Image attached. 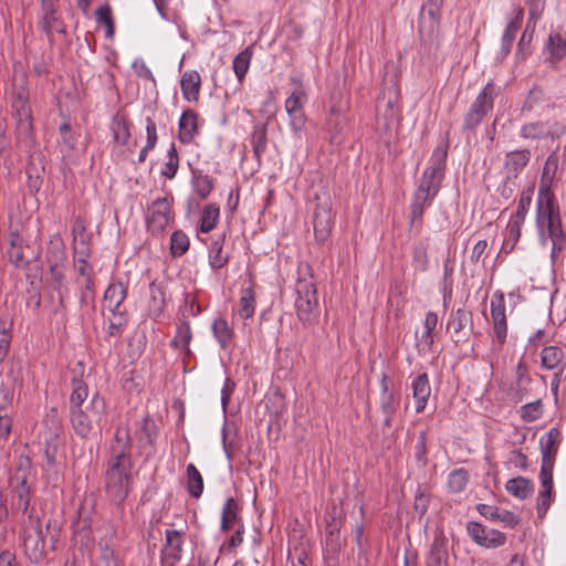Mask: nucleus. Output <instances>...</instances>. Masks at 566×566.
<instances>
[{
  "mask_svg": "<svg viewBox=\"0 0 566 566\" xmlns=\"http://www.w3.org/2000/svg\"><path fill=\"white\" fill-rule=\"evenodd\" d=\"M560 440L562 433L557 428H552L539 439L541 470L538 478L542 489L536 501L537 516L539 518L545 517L555 499L553 471Z\"/></svg>",
  "mask_w": 566,
  "mask_h": 566,
  "instance_id": "nucleus-1",
  "label": "nucleus"
},
{
  "mask_svg": "<svg viewBox=\"0 0 566 566\" xmlns=\"http://www.w3.org/2000/svg\"><path fill=\"white\" fill-rule=\"evenodd\" d=\"M69 413L74 432L82 439H88L92 434L102 431V421L106 419L105 399L95 392L84 407Z\"/></svg>",
  "mask_w": 566,
  "mask_h": 566,
  "instance_id": "nucleus-2",
  "label": "nucleus"
},
{
  "mask_svg": "<svg viewBox=\"0 0 566 566\" xmlns=\"http://www.w3.org/2000/svg\"><path fill=\"white\" fill-rule=\"evenodd\" d=\"M132 448L129 430L125 427L116 428L107 453L105 473H132Z\"/></svg>",
  "mask_w": 566,
  "mask_h": 566,
  "instance_id": "nucleus-3",
  "label": "nucleus"
},
{
  "mask_svg": "<svg viewBox=\"0 0 566 566\" xmlns=\"http://www.w3.org/2000/svg\"><path fill=\"white\" fill-rule=\"evenodd\" d=\"M295 310L304 325H312L317 319V290L313 276L298 279L295 284Z\"/></svg>",
  "mask_w": 566,
  "mask_h": 566,
  "instance_id": "nucleus-4",
  "label": "nucleus"
},
{
  "mask_svg": "<svg viewBox=\"0 0 566 566\" xmlns=\"http://www.w3.org/2000/svg\"><path fill=\"white\" fill-rule=\"evenodd\" d=\"M22 541L24 554L31 564L42 563L46 556L45 535L41 522L33 514L23 522Z\"/></svg>",
  "mask_w": 566,
  "mask_h": 566,
  "instance_id": "nucleus-5",
  "label": "nucleus"
},
{
  "mask_svg": "<svg viewBox=\"0 0 566 566\" xmlns=\"http://www.w3.org/2000/svg\"><path fill=\"white\" fill-rule=\"evenodd\" d=\"M495 95V86L492 83H488L479 93L469 112L464 116L462 125V129L464 132H474L488 113L493 108V99Z\"/></svg>",
  "mask_w": 566,
  "mask_h": 566,
  "instance_id": "nucleus-6",
  "label": "nucleus"
},
{
  "mask_svg": "<svg viewBox=\"0 0 566 566\" xmlns=\"http://www.w3.org/2000/svg\"><path fill=\"white\" fill-rule=\"evenodd\" d=\"M172 200V197L158 198L148 206L146 226L153 235H161L174 220Z\"/></svg>",
  "mask_w": 566,
  "mask_h": 566,
  "instance_id": "nucleus-7",
  "label": "nucleus"
},
{
  "mask_svg": "<svg viewBox=\"0 0 566 566\" xmlns=\"http://www.w3.org/2000/svg\"><path fill=\"white\" fill-rule=\"evenodd\" d=\"M316 207L313 217V228L315 239L318 243L323 244L331 235L332 227L334 224L332 212V200L328 195L315 196Z\"/></svg>",
  "mask_w": 566,
  "mask_h": 566,
  "instance_id": "nucleus-8",
  "label": "nucleus"
},
{
  "mask_svg": "<svg viewBox=\"0 0 566 566\" xmlns=\"http://www.w3.org/2000/svg\"><path fill=\"white\" fill-rule=\"evenodd\" d=\"M536 227L542 244L547 239L558 238L566 234L563 228L559 208H553L551 203L544 210L539 207L536 211Z\"/></svg>",
  "mask_w": 566,
  "mask_h": 566,
  "instance_id": "nucleus-9",
  "label": "nucleus"
},
{
  "mask_svg": "<svg viewBox=\"0 0 566 566\" xmlns=\"http://www.w3.org/2000/svg\"><path fill=\"white\" fill-rule=\"evenodd\" d=\"M12 108L14 109V117L17 119V142L29 147L32 144L33 126L31 108L28 105L27 97L19 94L18 98L12 103Z\"/></svg>",
  "mask_w": 566,
  "mask_h": 566,
  "instance_id": "nucleus-10",
  "label": "nucleus"
},
{
  "mask_svg": "<svg viewBox=\"0 0 566 566\" xmlns=\"http://www.w3.org/2000/svg\"><path fill=\"white\" fill-rule=\"evenodd\" d=\"M399 98L400 88L397 82L392 77L389 80L386 78L377 98V114H381L386 119L395 118L399 114Z\"/></svg>",
  "mask_w": 566,
  "mask_h": 566,
  "instance_id": "nucleus-11",
  "label": "nucleus"
},
{
  "mask_svg": "<svg viewBox=\"0 0 566 566\" xmlns=\"http://www.w3.org/2000/svg\"><path fill=\"white\" fill-rule=\"evenodd\" d=\"M467 531L471 539L485 548H497L506 543V535L497 530L488 528L478 522H469Z\"/></svg>",
  "mask_w": 566,
  "mask_h": 566,
  "instance_id": "nucleus-12",
  "label": "nucleus"
},
{
  "mask_svg": "<svg viewBox=\"0 0 566 566\" xmlns=\"http://www.w3.org/2000/svg\"><path fill=\"white\" fill-rule=\"evenodd\" d=\"M105 491L111 502L122 504L132 485V473H104Z\"/></svg>",
  "mask_w": 566,
  "mask_h": 566,
  "instance_id": "nucleus-13",
  "label": "nucleus"
},
{
  "mask_svg": "<svg viewBox=\"0 0 566 566\" xmlns=\"http://www.w3.org/2000/svg\"><path fill=\"white\" fill-rule=\"evenodd\" d=\"M380 387L381 391L379 405L382 413L385 415L384 426L390 428L392 426L394 417L399 407L400 399L395 395V392L389 390L388 377L386 374H382V377L380 379Z\"/></svg>",
  "mask_w": 566,
  "mask_h": 566,
  "instance_id": "nucleus-14",
  "label": "nucleus"
},
{
  "mask_svg": "<svg viewBox=\"0 0 566 566\" xmlns=\"http://www.w3.org/2000/svg\"><path fill=\"white\" fill-rule=\"evenodd\" d=\"M165 545L161 551V556L165 563L174 566L181 559L182 555V532L177 530H166L165 532Z\"/></svg>",
  "mask_w": 566,
  "mask_h": 566,
  "instance_id": "nucleus-15",
  "label": "nucleus"
},
{
  "mask_svg": "<svg viewBox=\"0 0 566 566\" xmlns=\"http://www.w3.org/2000/svg\"><path fill=\"white\" fill-rule=\"evenodd\" d=\"M448 328H451L457 335V343L464 340V338L469 337L470 333L473 331L472 313L464 308H458L457 311L451 312Z\"/></svg>",
  "mask_w": 566,
  "mask_h": 566,
  "instance_id": "nucleus-16",
  "label": "nucleus"
},
{
  "mask_svg": "<svg viewBox=\"0 0 566 566\" xmlns=\"http://www.w3.org/2000/svg\"><path fill=\"white\" fill-rule=\"evenodd\" d=\"M198 134V114L193 109H185L179 119L178 138L182 144H190Z\"/></svg>",
  "mask_w": 566,
  "mask_h": 566,
  "instance_id": "nucleus-17",
  "label": "nucleus"
},
{
  "mask_svg": "<svg viewBox=\"0 0 566 566\" xmlns=\"http://www.w3.org/2000/svg\"><path fill=\"white\" fill-rule=\"evenodd\" d=\"M412 397L416 400V412L424 410L428 399L431 395V386L427 373L419 374L411 384Z\"/></svg>",
  "mask_w": 566,
  "mask_h": 566,
  "instance_id": "nucleus-18",
  "label": "nucleus"
},
{
  "mask_svg": "<svg viewBox=\"0 0 566 566\" xmlns=\"http://www.w3.org/2000/svg\"><path fill=\"white\" fill-rule=\"evenodd\" d=\"M180 88L186 101L197 103L201 88V76L199 72L191 70L181 75Z\"/></svg>",
  "mask_w": 566,
  "mask_h": 566,
  "instance_id": "nucleus-19",
  "label": "nucleus"
},
{
  "mask_svg": "<svg viewBox=\"0 0 566 566\" xmlns=\"http://www.w3.org/2000/svg\"><path fill=\"white\" fill-rule=\"evenodd\" d=\"M127 296V287L119 281L112 282L104 292L103 304L107 311L125 310L123 302Z\"/></svg>",
  "mask_w": 566,
  "mask_h": 566,
  "instance_id": "nucleus-20",
  "label": "nucleus"
},
{
  "mask_svg": "<svg viewBox=\"0 0 566 566\" xmlns=\"http://www.w3.org/2000/svg\"><path fill=\"white\" fill-rule=\"evenodd\" d=\"M305 96L303 91H294L285 101V109L291 117V126L296 132L304 125L301 99Z\"/></svg>",
  "mask_w": 566,
  "mask_h": 566,
  "instance_id": "nucleus-21",
  "label": "nucleus"
},
{
  "mask_svg": "<svg viewBox=\"0 0 566 566\" xmlns=\"http://www.w3.org/2000/svg\"><path fill=\"white\" fill-rule=\"evenodd\" d=\"M42 30L46 33L48 39L52 42L53 32L65 33L63 22L55 15V9L52 0L43 1Z\"/></svg>",
  "mask_w": 566,
  "mask_h": 566,
  "instance_id": "nucleus-22",
  "label": "nucleus"
},
{
  "mask_svg": "<svg viewBox=\"0 0 566 566\" xmlns=\"http://www.w3.org/2000/svg\"><path fill=\"white\" fill-rule=\"evenodd\" d=\"M531 156L532 154L528 149H520L507 153L504 161V167L507 170L506 176L517 179L521 171L528 164Z\"/></svg>",
  "mask_w": 566,
  "mask_h": 566,
  "instance_id": "nucleus-23",
  "label": "nucleus"
},
{
  "mask_svg": "<svg viewBox=\"0 0 566 566\" xmlns=\"http://www.w3.org/2000/svg\"><path fill=\"white\" fill-rule=\"evenodd\" d=\"M240 506L233 497L227 499L221 512L220 530L224 533L231 531L235 525L239 526L242 518L239 515Z\"/></svg>",
  "mask_w": 566,
  "mask_h": 566,
  "instance_id": "nucleus-24",
  "label": "nucleus"
},
{
  "mask_svg": "<svg viewBox=\"0 0 566 566\" xmlns=\"http://www.w3.org/2000/svg\"><path fill=\"white\" fill-rule=\"evenodd\" d=\"M448 149H449V138L447 136L433 149L431 157L429 159L428 167L426 169L444 177L446 168H447Z\"/></svg>",
  "mask_w": 566,
  "mask_h": 566,
  "instance_id": "nucleus-25",
  "label": "nucleus"
},
{
  "mask_svg": "<svg viewBox=\"0 0 566 566\" xmlns=\"http://www.w3.org/2000/svg\"><path fill=\"white\" fill-rule=\"evenodd\" d=\"M12 489V505L17 511L28 515L33 512V509L29 511L30 500L32 494V488L30 484H10Z\"/></svg>",
  "mask_w": 566,
  "mask_h": 566,
  "instance_id": "nucleus-26",
  "label": "nucleus"
},
{
  "mask_svg": "<svg viewBox=\"0 0 566 566\" xmlns=\"http://www.w3.org/2000/svg\"><path fill=\"white\" fill-rule=\"evenodd\" d=\"M32 474V461L28 455H19L14 462V470L10 475V484H30Z\"/></svg>",
  "mask_w": 566,
  "mask_h": 566,
  "instance_id": "nucleus-27",
  "label": "nucleus"
},
{
  "mask_svg": "<svg viewBox=\"0 0 566 566\" xmlns=\"http://www.w3.org/2000/svg\"><path fill=\"white\" fill-rule=\"evenodd\" d=\"M191 185L197 196L205 200L207 199L214 188V180L209 175H205L202 170H191Z\"/></svg>",
  "mask_w": 566,
  "mask_h": 566,
  "instance_id": "nucleus-28",
  "label": "nucleus"
},
{
  "mask_svg": "<svg viewBox=\"0 0 566 566\" xmlns=\"http://www.w3.org/2000/svg\"><path fill=\"white\" fill-rule=\"evenodd\" d=\"M426 566H448L447 543L443 536H437L433 539Z\"/></svg>",
  "mask_w": 566,
  "mask_h": 566,
  "instance_id": "nucleus-29",
  "label": "nucleus"
},
{
  "mask_svg": "<svg viewBox=\"0 0 566 566\" xmlns=\"http://www.w3.org/2000/svg\"><path fill=\"white\" fill-rule=\"evenodd\" d=\"M522 19H523V9L520 8L517 11L516 18L509 22V24L506 25L505 31L502 35V40H501L502 57H505L510 54L513 42L516 36V32L521 27Z\"/></svg>",
  "mask_w": 566,
  "mask_h": 566,
  "instance_id": "nucleus-30",
  "label": "nucleus"
},
{
  "mask_svg": "<svg viewBox=\"0 0 566 566\" xmlns=\"http://www.w3.org/2000/svg\"><path fill=\"white\" fill-rule=\"evenodd\" d=\"M506 491L516 499L525 500L534 492L533 482L525 476L510 479L505 484Z\"/></svg>",
  "mask_w": 566,
  "mask_h": 566,
  "instance_id": "nucleus-31",
  "label": "nucleus"
},
{
  "mask_svg": "<svg viewBox=\"0 0 566 566\" xmlns=\"http://www.w3.org/2000/svg\"><path fill=\"white\" fill-rule=\"evenodd\" d=\"M226 241V233L220 234L214 239L209 248V264L212 269L219 270L223 268L228 261V254L223 253V244Z\"/></svg>",
  "mask_w": 566,
  "mask_h": 566,
  "instance_id": "nucleus-32",
  "label": "nucleus"
},
{
  "mask_svg": "<svg viewBox=\"0 0 566 566\" xmlns=\"http://www.w3.org/2000/svg\"><path fill=\"white\" fill-rule=\"evenodd\" d=\"M212 333L218 344L223 350H228L231 347L234 332L223 318H217L212 323Z\"/></svg>",
  "mask_w": 566,
  "mask_h": 566,
  "instance_id": "nucleus-33",
  "label": "nucleus"
},
{
  "mask_svg": "<svg viewBox=\"0 0 566 566\" xmlns=\"http://www.w3.org/2000/svg\"><path fill=\"white\" fill-rule=\"evenodd\" d=\"M443 178V176L424 169L416 191L428 195L430 198L434 199L440 190Z\"/></svg>",
  "mask_w": 566,
  "mask_h": 566,
  "instance_id": "nucleus-34",
  "label": "nucleus"
},
{
  "mask_svg": "<svg viewBox=\"0 0 566 566\" xmlns=\"http://www.w3.org/2000/svg\"><path fill=\"white\" fill-rule=\"evenodd\" d=\"M108 326L106 335L108 337H120L128 324V314L126 310L108 311Z\"/></svg>",
  "mask_w": 566,
  "mask_h": 566,
  "instance_id": "nucleus-35",
  "label": "nucleus"
},
{
  "mask_svg": "<svg viewBox=\"0 0 566 566\" xmlns=\"http://www.w3.org/2000/svg\"><path fill=\"white\" fill-rule=\"evenodd\" d=\"M187 491L191 497L199 499L203 492V478L193 463L186 468Z\"/></svg>",
  "mask_w": 566,
  "mask_h": 566,
  "instance_id": "nucleus-36",
  "label": "nucleus"
},
{
  "mask_svg": "<svg viewBox=\"0 0 566 566\" xmlns=\"http://www.w3.org/2000/svg\"><path fill=\"white\" fill-rule=\"evenodd\" d=\"M71 385L72 392L70 396L69 412L84 407L87 403L86 399L88 397V387L82 379L74 378Z\"/></svg>",
  "mask_w": 566,
  "mask_h": 566,
  "instance_id": "nucleus-37",
  "label": "nucleus"
},
{
  "mask_svg": "<svg viewBox=\"0 0 566 566\" xmlns=\"http://www.w3.org/2000/svg\"><path fill=\"white\" fill-rule=\"evenodd\" d=\"M219 217L220 208L217 203L206 205L201 212L199 231L202 233H208L212 231L219 221Z\"/></svg>",
  "mask_w": 566,
  "mask_h": 566,
  "instance_id": "nucleus-38",
  "label": "nucleus"
},
{
  "mask_svg": "<svg viewBox=\"0 0 566 566\" xmlns=\"http://www.w3.org/2000/svg\"><path fill=\"white\" fill-rule=\"evenodd\" d=\"M438 324V315L434 312H428L426 314L423 327L424 331L421 334V337L419 339V346H422L423 350L431 349L434 338H433V331L436 329Z\"/></svg>",
  "mask_w": 566,
  "mask_h": 566,
  "instance_id": "nucleus-39",
  "label": "nucleus"
},
{
  "mask_svg": "<svg viewBox=\"0 0 566 566\" xmlns=\"http://www.w3.org/2000/svg\"><path fill=\"white\" fill-rule=\"evenodd\" d=\"M565 355L558 346H546L541 352V364L544 369H555L564 359Z\"/></svg>",
  "mask_w": 566,
  "mask_h": 566,
  "instance_id": "nucleus-40",
  "label": "nucleus"
},
{
  "mask_svg": "<svg viewBox=\"0 0 566 566\" xmlns=\"http://www.w3.org/2000/svg\"><path fill=\"white\" fill-rule=\"evenodd\" d=\"M255 295L251 287L243 289L239 301L238 314L241 318L248 319L254 315L255 311Z\"/></svg>",
  "mask_w": 566,
  "mask_h": 566,
  "instance_id": "nucleus-41",
  "label": "nucleus"
},
{
  "mask_svg": "<svg viewBox=\"0 0 566 566\" xmlns=\"http://www.w3.org/2000/svg\"><path fill=\"white\" fill-rule=\"evenodd\" d=\"M59 133L61 136L62 148L61 153L63 158L71 155V153L76 148L77 136L73 133L72 127L69 123H63L59 127Z\"/></svg>",
  "mask_w": 566,
  "mask_h": 566,
  "instance_id": "nucleus-42",
  "label": "nucleus"
},
{
  "mask_svg": "<svg viewBox=\"0 0 566 566\" xmlns=\"http://www.w3.org/2000/svg\"><path fill=\"white\" fill-rule=\"evenodd\" d=\"M192 334L190 324L187 321L181 322L178 327L176 335L170 342V345L175 348L185 349L187 354H190L189 343L191 342Z\"/></svg>",
  "mask_w": 566,
  "mask_h": 566,
  "instance_id": "nucleus-43",
  "label": "nucleus"
},
{
  "mask_svg": "<svg viewBox=\"0 0 566 566\" xmlns=\"http://www.w3.org/2000/svg\"><path fill=\"white\" fill-rule=\"evenodd\" d=\"M268 145V132L265 125L259 124L254 126L251 136V146L253 148L254 156L260 159L266 150Z\"/></svg>",
  "mask_w": 566,
  "mask_h": 566,
  "instance_id": "nucleus-44",
  "label": "nucleus"
},
{
  "mask_svg": "<svg viewBox=\"0 0 566 566\" xmlns=\"http://www.w3.org/2000/svg\"><path fill=\"white\" fill-rule=\"evenodd\" d=\"M190 247V241L188 235L181 231L176 230L171 233L170 237V254L174 258L182 256Z\"/></svg>",
  "mask_w": 566,
  "mask_h": 566,
  "instance_id": "nucleus-45",
  "label": "nucleus"
},
{
  "mask_svg": "<svg viewBox=\"0 0 566 566\" xmlns=\"http://www.w3.org/2000/svg\"><path fill=\"white\" fill-rule=\"evenodd\" d=\"M432 198L428 195H423L419 191H416L412 197V202L410 206V221L411 223L420 220L424 212L426 207H429L432 202Z\"/></svg>",
  "mask_w": 566,
  "mask_h": 566,
  "instance_id": "nucleus-46",
  "label": "nucleus"
},
{
  "mask_svg": "<svg viewBox=\"0 0 566 566\" xmlns=\"http://www.w3.org/2000/svg\"><path fill=\"white\" fill-rule=\"evenodd\" d=\"M521 135L524 138L539 139L553 136L547 125L543 122L528 123L522 126Z\"/></svg>",
  "mask_w": 566,
  "mask_h": 566,
  "instance_id": "nucleus-47",
  "label": "nucleus"
},
{
  "mask_svg": "<svg viewBox=\"0 0 566 566\" xmlns=\"http://www.w3.org/2000/svg\"><path fill=\"white\" fill-rule=\"evenodd\" d=\"M547 49L551 52L553 62H559L566 57V39L559 33L551 34L547 41Z\"/></svg>",
  "mask_w": 566,
  "mask_h": 566,
  "instance_id": "nucleus-48",
  "label": "nucleus"
},
{
  "mask_svg": "<svg viewBox=\"0 0 566 566\" xmlns=\"http://www.w3.org/2000/svg\"><path fill=\"white\" fill-rule=\"evenodd\" d=\"M523 223L524 220H517L516 218L511 217L506 228L507 240L503 244V249L505 250L506 253L511 252L514 249L516 242L520 240L521 228Z\"/></svg>",
  "mask_w": 566,
  "mask_h": 566,
  "instance_id": "nucleus-49",
  "label": "nucleus"
},
{
  "mask_svg": "<svg viewBox=\"0 0 566 566\" xmlns=\"http://www.w3.org/2000/svg\"><path fill=\"white\" fill-rule=\"evenodd\" d=\"M469 482V473L465 469H457L450 472L448 476V488L452 493L462 492Z\"/></svg>",
  "mask_w": 566,
  "mask_h": 566,
  "instance_id": "nucleus-50",
  "label": "nucleus"
},
{
  "mask_svg": "<svg viewBox=\"0 0 566 566\" xmlns=\"http://www.w3.org/2000/svg\"><path fill=\"white\" fill-rule=\"evenodd\" d=\"M252 59V51L250 48L241 51L233 60V71L241 83L249 70L250 62Z\"/></svg>",
  "mask_w": 566,
  "mask_h": 566,
  "instance_id": "nucleus-51",
  "label": "nucleus"
},
{
  "mask_svg": "<svg viewBox=\"0 0 566 566\" xmlns=\"http://www.w3.org/2000/svg\"><path fill=\"white\" fill-rule=\"evenodd\" d=\"M534 190H535L534 185H531L527 188L523 189V191L521 192L520 199H518L517 209L512 217L516 218L517 220L525 221L526 214H527L531 203H532Z\"/></svg>",
  "mask_w": 566,
  "mask_h": 566,
  "instance_id": "nucleus-52",
  "label": "nucleus"
},
{
  "mask_svg": "<svg viewBox=\"0 0 566 566\" xmlns=\"http://www.w3.org/2000/svg\"><path fill=\"white\" fill-rule=\"evenodd\" d=\"M19 235H14L11 240L10 249L8 250L9 260L15 268H25L29 261L24 260L23 248L21 245Z\"/></svg>",
  "mask_w": 566,
  "mask_h": 566,
  "instance_id": "nucleus-53",
  "label": "nucleus"
},
{
  "mask_svg": "<svg viewBox=\"0 0 566 566\" xmlns=\"http://www.w3.org/2000/svg\"><path fill=\"white\" fill-rule=\"evenodd\" d=\"M545 180L546 179L543 178L541 179L536 210L539 209V207L544 210L546 207H548V203H551L553 208H559L556 203L554 193L551 191L548 182Z\"/></svg>",
  "mask_w": 566,
  "mask_h": 566,
  "instance_id": "nucleus-54",
  "label": "nucleus"
},
{
  "mask_svg": "<svg viewBox=\"0 0 566 566\" xmlns=\"http://www.w3.org/2000/svg\"><path fill=\"white\" fill-rule=\"evenodd\" d=\"M168 160L165 164L164 169L161 170V175L165 176L168 179H172L179 168V156L177 153V148L175 144L172 143L170 148L168 149Z\"/></svg>",
  "mask_w": 566,
  "mask_h": 566,
  "instance_id": "nucleus-55",
  "label": "nucleus"
},
{
  "mask_svg": "<svg viewBox=\"0 0 566 566\" xmlns=\"http://www.w3.org/2000/svg\"><path fill=\"white\" fill-rule=\"evenodd\" d=\"M114 140L120 145H126L130 138L129 124L120 118H115L113 123Z\"/></svg>",
  "mask_w": 566,
  "mask_h": 566,
  "instance_id": "nucleus-56",
  "label": "nucleus"
},
{
  "mask_svg": "<svg viewBox=\"0 0 566 566\" xmlns=\"http://www.w3.org/2000/svg\"><path fill=\"white\" fill-rule=\"evenodd\" d=\"M413 265L420 272H426L429 266L428 248L423 243H418L413 248Z\"/></svg>",
  "mask_w": 566,
  "mask_h": 566,
  "instance_id": "nucleus-57",
  "label": "nucleus"
},
{
  "mask_svg": "<svg viewBox=\"0 0 566 566\" xmlns=\"http://www.w3.org/2000/svg\"><path fill=\"white\" fill-rule=\"evenodd\" d=\"M520 416L525 422H533L542 416V401L536 400L521 407Z\"/></svg>",
  "mask_w": 566,
  "mask_h": 566,
  "instance_id": "nucleus-58",
  "label": "nucleus"
},
{
  "mask_svg": "<svg viewBox=\"0 0 566 566\" xmlns=\"http://www.w3.org/2000/svg\"><path fill=\"white\" fill-rule=\"evenodd\" d=\"M157 432H156V426L153 420H150L148 417H146L143 420L142 427H140V437L139 441L140 443L154 446L156 441Z\"/></svg>",
  "mask_w": 566,
  "mask_h": 566,
  "instance_id": "nucleus-59",
  "label": "nucleus"
},
{
  "mask_svg": "<svg viewBox=\"0 0 566 566\" xmlns=\"http://www.w3.org/2000/svg\"><path fill=\"white\" fill-rule=\"evenodd\" d=\"M533 33H534V30L530 31L528 25H527L517 43L516 57L520 61L526 60V57L530 54V48H531V43L533 40Z\"/></svg>",
  "mask_w": 566,
  "mask_h": 566,
  "instance_id": "nucleus-60",
  "label": "nucleus"
},
{
  "mask_svg": "<svg viewBox=\"0 0 566 566\" xmlns=\"http://www.w3.org/2000/svg\"><path fill=\"white\" fill-rule=\"evenodd\" d=\"M443 0H427L421 8V17L427 13L430 20L438 23L441 17Z\"/></svg>",
  "mask_w": 566,
  "mask_h": 566,
  "instance_id": "nucleus-61",
  "label": "nucleus"
},
{
  "mask_svg": "<svg viewBox=\"0 0 566 566\" xmlns=\"http://www.w3.org/2000/svg\"><path fill=\"white\" fill-rule=\"evenodd\" d=\"M491 316L492 318L506 317L505 298L502 291H495L491 298Z\"/></svg>",
  "mask_w": 566,
  "mask_h": 566,
  "instance_id": "nucleus-62",
  "label": "nucleus"
},
{
  "mask_svg": "<svg viewBox=\"0 0 566 566\" xmlns=\"http://www.w3.org/2000/svg\"><path fill=\"white\" fill-rule=\"evenodd\" d=\"M65 260V251L63 244H51L46 252L48 265H63Z\"/></svg>",
  "mask_w": 566,
  "mask_h": 566,
  "instance_id": "nucleus-63",
  "label": "nucleus"
},
{
  "mask_svg": "<svg viewBox=\"0 0 566 566\" xmlns=\"http://www.w3.org/2000/svg\"><path fill=\"white\" fill-rule=\"evenodd\" d=\"M415 458L417 462L426 465L428 462L427 459V432L420 431L418 436V440L415 444Z\"/></svg>",
  "mask_w": 566,
  "mask_h": 566,
  "instance_id": "nucleus-64",
  "label": "nucleus"
}]
</instances>
